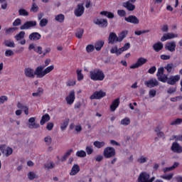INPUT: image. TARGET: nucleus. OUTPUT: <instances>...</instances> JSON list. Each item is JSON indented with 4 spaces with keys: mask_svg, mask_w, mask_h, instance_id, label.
<instances>
[{
    "mask_svg": "<svg viewBox=\"0 0 182 182\" xmlns=\"http://www.w3.org/2000/svg\"><path fill=\"white\" fill-rule=\"evenodd\" d=\"M174 176V173H169L168 175H163L161 176V178H163L164 180H168L170 181L171 180V178H173V177Z\"/></svg>",
    "mask_w": 182,
    "mask_h": 182,
    "instance_id": "09e8293b",
    "label": "nucleus"
},
{
    "mask_svg": "<svg viewBox=\"0 0 182 182\" xmlns=\"http://www.w3.org/2000/svg\"><path fill=\"white\" fill-rule=\"evenodd\" d=\"M21 23V18H16L14 22H13V26H19Z\"/></svg>",
    "mask_w": 182,
    "mask_h": 182,
    "instance_id": "69168bd1",
    "label": "nucleus"
},
{
    "mask_svg": "<svg viewBox=\"0 0 182 182\" xmlns=\"http://www.w3.org/2000/svg\"><path fill=\"white\" fill-rule=\"evenodd\" d=\"M39 11V6L36 4V3H33L31 5V8L30 9V12H33L36 14V12Z\"/></svg>",
    "mask_w": 182,
    "mask_h": 182,
    "instance_id": "f704fd0d",
    "label": "nucleus"
},
{
    "mask_svg": "<svg viewBox=\"0 0 182 182\" xmlns=\"http://www.w3.org/2000/svg\"><path fill=\"white\" fill-rule=\"evenodd\" d=\"M157 92L156 91V90H150L149 95V97H154L156 95Z\"/></svg>",
    "mask_w": 182,
    "mask_h": 182,
    "instance_id": "338daca9",
    "label": "nucleus"
},
{
    "mask_svg": "<svg viewBox=\"0 0 182 182\" xmlns=\"http://www.w3.org/2000/svg\"><path fill=\"white\" fill-rule=\"evenodd\" d=\"M150 30H142V31H136L134 33L137 35V36H140V35H143V33H149Z\"/></svg>",
    "mask_w": 182,
    "mask_h": 182,
    "instance_id": "864d4df0",
    "label": "nucleus"
},
{
    "mask_svg": "<svg viewBox=\"0 0 182 182\" xmlns=\"http://www.w3.org/2000/svg\"><path fill=\"white\" fill-rule=\"evenodd\" d=\"M145 86L151 89V87H156V86H159V81L156 78H151L147 81L144 82Z\"/></svg>",
    "mask_w": 182,
    "mask_h": 182,
    "instance_id": "1a4fd4ad",
    "label": "nucleus"
},
{
    "mask_svg": "<svg viewBox=\"0 0 182 182\" xmlns=\"http://www.w3.org/2000/svg\"><path fill=\"white\" fill-rule=\"evenodd\" d=\"M105 46V41H98L95 43V49H96V50H102V47Z\"/></svg>",
    "mask_w": 182,
    "mask_h": 182,
    "instance_id": "c756f323",
    "label": "nucleus"
},
{
    "mask_svg": "<svg viewBox=\"0 0 182 182\" xmlns=\"http://www.w3.org/2000/svg\"><path fill=\"white\" fill-rule=\"evenodd\" d=\"M17 30H18V28L16 27H10L5 30V33L6 35H10V33H14V32H15V31H17Z\"/></svg>",
    "mask_w": 182,
    "mask_h": 182,
    "instance_id": "ea45409f",
    "label": "nucleus"
},
{
    "mask_svg": "<svg viewBox=\"0 0 182 182\" xmlns=\"http://www.w3.org/2000/svg\"><path fill=\"white\" fill-rule=\"evenodd\" d=\"M124 21L129 23H134V25H139V23H140V21L138 19V18L136 16L132 15L128 17H125Z\"/></svg>",
    "mask_w": 182,
    "mask_h": 182,
    "instance_id": "2eb2a0df",
    "label": "nucleus"
},
{
    "mask_svg": "<svg viewBox=\"0 0 182 182\" xmlns=\"http://www.w3.org/2000/svg\"><path fill=\"white\" fill-rule=\"evenodd\" d=\"M120 106V98H117L114 100L109 107L111 112H116L117 107Z\"/></svg>",
    "mask_w": 182,
    "mask_h": 182,
    "instance_id": "a211bd4d",
    "label": "nucleus"
},
{
    "mask_svg": "<svg viewBox=\"0 0 182 182\" xmlns=\"http://www.w3.org/2000/svg\"><path fill=\"white\" fill-rule=\"evenodd\" d=\"M163 75H164V68H159L157 73H156L157 77H159L160 76H163Z\"/></svg>",
    "mask_w": 182,
    "mask_h": 182,
    "instance_id": "4d7b16f0",
    "label": "nucleus"
},
{
    "mask_svg": "<svg viewBox=\"0 0 182 182\" xmlns=\"http://www.w3.org/2000/svg\"><path fill=\"white\" fill-rule=\"evenodd\" d=\"M4 45L5 46H7V48H15V43L9 40H6L4 41Z\"/></svg>",
    "mask_w": 182,
    "mask_h": 182,
    "instance_id": "a19ab883",
    "label": "nucleus"
},
{
    "mask_svg": "<svg viewBox=\"0 0 182 182\" xmlns=\"http://www.w3.org/2000/svg\"><path fill=\"white\" fill-rule=\"evenodd\" d=\"M85 151L87 152V154H88V156H90V154L93 153V148H92V146H87Z\"/></svg>",
    "mask_w": 182,
    "mask_h": 182,
    "instance_id": "e2e57ef3",
    "label": "nucleus"
},
{
    "mask_svg": "<svg viewBox=\"0 0 182 182\" xmlns=\"http://www.w3.org/2000/svg\"><path fill=\"white\" fill-rule=\"evenodd\" d=\"M166 50H168L169 52H175L176 51V41L168 42L165 45Z\"/></svg>",
    "mask_w": 182,
    "mask_h": 182,
    "instance_id": "aec40b11",
    "label": "nucleus"
},
{
    "mask_svg": "<svg viewBox=\"0 0 182 182\" xmlns=\"http://www.w3.org/2000/svg\"><path fill=\"white\" fill-rule=\"evenodd\" d=\"M36 120V118L35 117H31L28 119L29 123H32L28 125L29 129H39L41 125H39V124L35 123Z\"/></svg>",
    "mask_w": 182,
    "mask_h": 182,
    "instance_id": "5701e85b",
    "label": "nucleus"
},
{
    "mask_svg": "<svg viewBox=\"0 0 182 182\" xmlns=\"http://www.w3.org/2000/svg\"><path fill=\"white\" fill-rule=\"evenodd\" d=\"M181 79V77L180 75H172L170 77L168 78L167 83L168 85H171V86H173V85H176L177 82H178Z\"/></svg>",
    "mask_w": 182,
    "mask_h": 182,
    "instance_id": "4468645a",
    "label": "nucleus"
},
{
    "mask_svg": "<svg viewBox=\"0 0 182 182\" xmlns=\"http://www.w3.org/2000/svg\"><path fill=\"white\" fill-rule=\"evenodd\" d=\"M18 14L20 16H28L29 15V12L28 11L25 10V9H20L18 10Z\"/></svg>",
    "mask_w": 182,
    "mask_h": 182,
    "instance_id": "c03bdc74",
    "label": "nucleus"
},
{
    "mask_svg": "<svg viewBox=\"0 0 182 182\" xmlns=\"http://www.w3.org/2000/svg\"><path fill=\"white\" fill-rule=\"evenodd\" d=\"M182 123V119L178 118L173 122H171V126H176V124H181Z\"/></svg>",
    "mask_w": 182,
    "mask_h": 182,
    "instance_id": "5fc2aeb1",
    "label": "nucleus"
},
{
    "mask_svg": "<svg viewBox=\"0 0 182 182\" xmlns=\"http://www.w3.org/2000/svg\"><path fill=\"white\" fill-rule=\"evenodd\" d=\"M147 63V59L143 57H140L137 59L136 63L132 65L129 68L130 69H137L139 68H141L143 65H146Z\"/></svg>",
    "mask_w": 182,
    "mask_h": 182,
    "instance_id": "20e7f679",
    "label": "nucleus"
},
{
    "mask_svg": "<svg viewBox=\"0 0 182 182\" xmlns=\"http://www.w3.org/2000/svg\"><path fill=\"white\" fill-rule=\"evenodd\" d=\"M182 100V96H177L175 97H171V102H177L178 100Z\"/></svg>",
    "mask_w": 182,
    "mask_h": 182,
    "instance_id": "774afa93",
    "label": "nucleus"
},
{
    "mask_svg": "<svg viewBox=\"0 0 182 182\" xmlns=\"http://www.w3.org/2000/svg\"><path fill=\"white\" fill-rule=\"evenodd\" d=\"M75 99L76 97L75 96V90H73L70 92L69 95L65 97V102H67V105H72L73 103H75Z\"/></svg>",
    "mask_w": 182,
    "mask_h": 182,
    "instance_id": "6e6552de",
    "label": "nucleus"
},
{
    "mask_svg": "<svg viewBox=\"0 0 182 182\" xmlns=\"http://www.w3.org/2000/svg\"><path fill=\"white\" fill-rule=\"evenodd\" d=\"M44 141L47 146H50V144H52V137H50V136L45 137Z\"/></svg>",
    "mask_w": 182,
    "mask_h": 182,
    "instance_id": "3c124183",
    "label": "nucleus"
},
{
    "mask_svg": "<svg viewBox=\"0 0 182 182\" xmlns=\"http://www.w3.org/2000/svg\"><path fill=\"white\" fill-rule=\"evenodd\" d=\"M173 38H178V35L173 33H168L161 37V42H166V41H168V39H173Z\"/></svg>",
    "mask_w": 182,
    "mask_h": 182,
    "instance_id": "6ab92c4d",
    "label": "nucleus"
},
{
    "mask_svg": "<svg viewBox=\"0 0 182 182\" xmlns=\"http://www.w3.org/2000/svg\"><path fill=\"white\" fill-rule=\"evenodd\" d=\"M0 151L3 154H5L6 157H9V156L14 153V149L9 146H6V144L0 146Z\"/></svg>",
    "mask_w": 182,
    "mask_h": 182,
    "instance_id": "0eeeda50",
    "label": "nucleus"
},
{
    "mask_svg": "<svg viewBox=\"0 0 182 182\" xmlns=\"http://www.w3.org/2000/svg\"><path fill=\"white\" fill-rule=\"evenodd\" d=\"M100 15L107 16L109 19H113V18H114V14L110 11H102L100 12Z\"/></svg>",
    "mask_w": 182,
    "mask_h": 182,
    "instance_id": "c85d7f7f",
    "label": "nucleus"
},
{
    "mask_svg": "<svg viewBox=\"0 0 182 182\" xmlns=\"http://www.w3.org/2000/svg\"><path fill=\"white\" fill-rule=\"evenodd\" d=\"M28 180H35V178H38V176L32 172V171H30L28 173Z\"/></svg>",
    "mask_w": 182,
    "mask_h": 182,
    "instance_id": "de8ad7c7",
    "label": "nucleus"
},
{
    "mask_svg": "<svg viewBox=\"0 0 182 182\" xmlns=\"http://www.w3.org/2000/svg\"><path fill=\"white\" fill-rule=\"evenodd\" d=\"M25 38V31H21L17 35L15 36V39L17 41H21Z\"/></svg>",
    "mask_w": 182,
    "mask_h": 182,
    "instance_id": "58836bf2",
    "label": "nucleus"
},
{
    "mask_svg": "<svg viewBox=\"0 0 182 182\" xmlns=\"http://www.w3.org/2000/svg\"><path fill=\"white\" fill-rule=\"evenodd\" d=\"M77 157H86V151L80 150L76 152Z\"/></svg>",
    "mask_w": 182,
    "mask_h": 182,
    "instance_id": "603ef678",
    "label": "nucleus"
},
{
    "mask_svg": "<svg viewBox=\"0 0 182 182\" xmlns=\"http://www.w3.org/2000/svg\"><path fill=\"white\" fill-rule=\"evenodd\" d=\"M177 92V87H171L167 90L168 95H173V93H176Z\"/></svg>",
    "mask_w": 182,
    "mask_h": 182,
    "instance_id": "8fccbe9b",
    "label": "nucleus"
},
{
    "mask_svg": "<svg viewBox=\"0 0 182 182\" xmlns=\"http://www.w3.org/2000/svg\"><path fill=\"white\" fill-rule=\"evenodd\" d=\"M32 49L38 55H42V53H43V48L41 46H35L33 44H30L28 46V50H32Z\"/></svg>",
    "mask_w": 182,
    "mask_h": 182,
    "instance_id": "412c9836",
    "label": "nucleus"
},
{
    "mask_svg": "<svg viewBox=\"0 0 182 182\" xmlns=\"http://www.w3.org/2000/svg\"><path fill=\"white\" fill-rule=\"evenodd\" d=\"M37 24L38 23L36 22V21H28L20 26V29L21 31L31 29V28H35Z\"/></svg>",
    "mask_w": 182,
    "mask_h": 182,
    "instance_id": "39448f33",
    "label": "nucleus"
},
{
    "mask_svg": "<svg viewBox=\"0 0 182 182\" xmlns=\"http://www.w3.org/2000/svg\"><path fill=\"white\" fill-rule=\"evenodd\" d=\"M157 78H158V80H159L160 82H162L163 83H166L168 82V77H167L166 75H161L159 77H157Z\"/></svg>",
    "mask_w": 182,
    "mask_h": 182,
    "instance_id": "e433bc0d",
    "label": "nucleus"
},
{
    "mask_svg": "<svg viewBox=\"0 0 182 182\" xmlns=\"http://www.w3.org/2000/svg\"><path fill=\"white\" fill-rule=\"evenodd\" d=\"M43 88L42 87H38L37 91L36 92L32 93V97H41L42 95H43Z\"/></svg>",
    "mask_w": 182,
    "mask_h": 182,
    "instance_id": "cd10ccee",
    "label": "nucleus"
},
{
    "mask_svg": "<svg viewBox=\"0 0 182 182\" xmlns=\"http://www.w3.org/2000/svg\"><path fill=\"white\" fill-rule=\"evenodd\" d=\"M48 25V19L46 18H43L40 21V26L41 28H43Z\"/></svg>",
    "mask_w": 182,
    "mask_h": 182,
    "instance_id": "6e6d98bb",
    "label": "nucleus"
},
{
    "mask_svg": "<svg viewBox=\"0 0 182 182\" xmlns=\"http://www.w3.org/2000/svg\"><path fill=\"white\" fill-rule=\"evenodd\" d=\"M164 48L163 43L159 41L153 45V49L155 52H160Z\"/></svg>",
    "mask_w": 182,
    "mask_h": 182,
    "instance_id": "a878e982",
    "label": "nucleus"
},
{
    "mask_svg": "<svg viewBox=\"0 0 182 182\" xmlns=\"http://www.w3.org/2000/svg\"><path fill=\"white\" fill-rule=\"evenodd\" d=\"M77 79L78 82H80V80H83L84 76L82 73V70H77Z\"/></svg>",
    "mask_w": 182,
    "mask_h": 182,
    "instance_id": "a18cd8bd",
    "label": "nucleus"
},
{
    "mask_svg": "<svg viewBox=\"0 0 182 182\" xmlns=\"http://www.w3.org/2000/svg\"><path fill=\"white\" fill-rule=\"evenodd\" d=\"M120 124L122 126H129L130 124V118L125 117L121 120Z\"/></svg>",
    "mask_w": 182,
    "mask_h": 182,
    "instance_id": "4c0bfd02",
    "label": "nucleus"
},
{
    "mask_svg": "<svg viewBox=\"0 0 182 182\" xmlns=\"http://www.w3.org/2000/svg\"><path fill=\"white\" fill-rule=\"evenodd\" d=\"M41 38H42V36L38 32L31 33L28 36V39L34 42H36V41H39Z\"/></svg>",
    "mask_w": 182,
    "mask_h": 182,
    "instance_id": "4be33fe9",
    "label": "nucleus"
},
{
    "mask_svg": "<svg viewBox=\"0 0 182 182\" xmlns=\"http://www.w3.org/2000/svg\"><path fill=\"white\" fill-rule=\"evenodd\" d=\"M79 171H80V166L77 164H74L70 172V176H76Z\"/></svg>",
    "mask_w": 182,
    "mask_h": 182,
    "instance_id": "b1692460",
    "label": "nucleus"
},
{
    "mask_svg": "<svg viewBox=\"0 0 182 182\" xmlns=\"http://www.w3.org/2000/svg\"><path fill=\"white\" fill-rule=\"evenodd\" d=\"M180 166L178 162H174L172 166L166 167L164 168V172L171 171V170H174V168H177V166Z\"/></svg>",
    "mask_w": 182,
    "mask_h": 182,
    "instance_id": "2f4dec72",
    "label": "nucleus"
},
{
    "mask_svg": "<svg viewBox=\"0 0 182 182\" xmlns=\"http://www.w3.org/2000/svg\"><path fill=\"white\" fill-rule=\"evenodd\" d=\"M149 178H150V174L141 172L138 177L137 182H149Z\"/></svg>",
    "mask_w": 182,
    "mask_h": 182,
    "instance_id": "f3484780",
    "label": "nucleus"
},
{
    "mask_svg": "<svg viewBox=\"0 0 182 182\" xmlns=\"http://www.w3.org/2000/svg\"><path fill=\"white\" fill-rule=\"evenodd\" d=\"M156 70L157 68H156V66H152L148 70V73H149L150 75H154Z\"/></svg>",
    "mask_w": 182,
    "mask_h": 182,
    "instance_id": "13d9d810",
    "label": "nucleus"
},
{
    "mask_svg": "<svg viewBox=\"0 0 182 182\" xmlns=\"http://www.w3.org/2000/svg\"><path fill=\"white\" fill-rule=\"evenodd\" d=\"M147 157H145L144 156H141L138 159L137 162L139 163L140 164H143L144 163L147 162Z\"/></svg>",
    "mask_w": 182,
    "mask_h": 182,
    "instance_id": "49530a36",
    "label": "nucleus"
},
{
    "mask_svg": "<svg viewBox=\"0 0 182 182\" xmlns=\"http://www.w3.org/2000/svg\"><path fill=\"white\" fill-rule=\"evenodd\" d=\"M94 23H95V25H98L100 28H106L108 25L107 19L105 18H97L94 20Z\"/></svg>",
    "mask_w": 182,
    "mask_h": 182,
    "instance_id": "dca6fc26",
    "label": "nucleus"
},
{
    "mask_svg": "<svg viewBox=\"0 0 182 182\" xmlns=\"http://www.w3.org/2000/svg\"><path fill=\"white\" fill-rule=\"evenodd\" d=\"M117 14L119 16H121V18H123L126 16V11L124 10H117Z\"/></svg>",
    "mask_w": 182,
    "mask_h": 182,
    "instance_id": "0e129e2a",
    "label": "nucleus"
},
{
    "mask_svg": "<svg viewBox=\"0 0 182 182\" xmlns=\"http://www.w3.org/2000/svg\"><path fill=\"white\" fill-rule=\"evenodd\" d=\"M55 21L60 23H63L65 22V15L60 14L55 16Z\"/></svg>",
    "mask_w": 182,
    "mask_h": 182,
    "instance_id": "7c9ffc66",
    "label": "nucleus"
},
{
    "mask_svg": "<svg viewBox=\"0 0 182 182\" xmlns=\"http://www.w3.org/2000/svg\"><path fill=\"white\" fill-rule=\"evenodd\" d=\"M85 32V30L83 28H79L77 30V32L75 33V36L78 39H82V36H83V33Z\"/></svg>",
    "mask_w": 182,
    "mask_h": 182,
    "instance_id": "72a5a7b5",
    "label": "nucleus"
},
{
    "mask_svg": "<svg viewBox=\"0 0 182 182\" xmlns=\"http://www.w3.org/2000/svg\"><path fill=\"white\" fill-rule=\"evenodd\" d=\"M117 42H119V37L116 33H110L108 37V43L114 45V43H117Z\"/></svg>",
    "mask_w": 182,
    "mask_h": 182,
    "instance_id": "f8f14e48",
    "label": "nucleus"
},
{
    "mask_svg": "<svg viewBox=\"0 0 182 182\" xmlns=\"http://www.w3.org/2000/svg\"><path fill=\"white\" fill-rule=\"evenodd\" d=\"M127 33H129V31H122L118 37L119 39V42H122L123 41V39H124V38H126V36H127Z\"/></svg>",
    "mask_w": 182,
    "mask_h": 182,
    "instance_id": "473e14b6",
    "label": "nucleus"
},
{
    "mask_svg": "<svg viewBox=\"0 0 182 182\" xmlns=\"http://www.w3.org/2000/svg\"><path fill=\"white\" fill-rule=\"evenodd\" d=\"M5 102H8V97L5 95L0 97V105H4Z\"/></svg>",
    "mask_w": 182,
    "mask_h": 182,
    "instance_id": "052dcab7",
    "label": "nucleus"
},
{
    "mask_svg": "<svg viewBox=\"0 0 182 182\" xmlns=\"http://www.w3.org/2000/svg\"><path fill=\"white\" fill-rule=\"evenodd\" d=\"M53 69H55L54 65H50L47 67L46 69H45V66H42V65L38 66L36 68V77L42 79V77H45V76H46L48 73H50V72H52Z\"/></svg>",
    "mask_w": 182,
    "mask_h": 182,
    "instance_id": "f257e3e1",
    "label": "nucleus"
},
{
    "mask_svg": "<svg viewBox=\"0 0 182 182\" xmlns=\"http://www.w3.org/2000/svg\"><path fill=\"white\" fill-rule=\"evenodd\" d=\"M69 122H70V119L68 118L66 119V121H64L63 123L61 124L60 129H61L62 132L65 130L66 127H68V126H69Z\"/></svg>",
    "mask_w": 182,
    "mask_h": 182,
    "instance_id": "37998d69",
    "label": "nucleus"
},
{
    "mask_svg": "<svg viewBox=\"0 0 182 182\" xmlns=\"http://www.w3.org/2000/svg\"><path fill=\"white\" fill-rule=\"evenodd\" d=\"M50 120V116H49V114H46L43 115V117H41V119L40 121V124H41V126H43V124H45L46 122H49Z\"/></svg>",
    "mask_w": 182,
    "mask_h": 182,
    "instance_id": "bb28decb",
    "label": "nucleus"
},
{
    "mask_svg": "<svg viewBox=\"0 0 182 182\" xmlns=\"http://www.w3.org/2000/svg\"><path fill=\"white\" fill-rule=\"evenodd\" d=\"M13 55H14V53L12 51V50H6L5 51V56L7 58H9V56H13Z\"/></svg>",
    "mask_w": 182,
    "mask_h": 182,
    "instance_id": "680f3d73",
    "label": "nucleus"
},
{
    "mask_svg": "<svg viewBox=\"0 0 182 182\" xmlns=\"http://www.w3.org/2000/svg\"><path fill=\"white\" fill-rule=\"evenodd\" d=\"M105 141H95L93 143V145L95 147H97V149H102V147L105 146Z\"/></svg>",
    "mask_w": 182,
    "mask_h": 182,
    "instance_id": "c9c22d12",
    "label": "nucleus"
},
{
    "mask_svg": "<svg viewBox=\"0 0 182 182\" xmlns=\"http://www.w3.org/2000/svg\"><path fill=\"white\" fill-rule=\"evenodd\" d=\"M165 69L167 71V73H171V70L174 69V65L173 63H168L165 67Z\"/></svg>",
    "mask_w": 182,
    "mask_h": 182,
    "instance_id": "79ce46f5",
    "label": "nucleus"
},
{
    "mask_svg": "<svg viewBox=\"0 0 182 182\" xmlns=\"http://www.w3.org/2000/svg\"><path fill=\"white\" fill-rule=\"evenodd\" d=\"M75 16L77 18L82 16L85 14V6L82 4H77V9L74 11Z\"/></svg>",
    "mask_w": 182,
    "mask_h": 182,
    "instance_id": "9d476101",
    "label": "nucleus"
},
{
    "mask_svg": "<svg viewBox=\"0 0 182 182\" xmlns=\"http://www.w3.org/2000/svg\"><path fill=\"white\" fill-rule=\"evenodd\" d=\"M171 150L173 151V153L180 154L182 153V146L178 143L173 142L171 145Z\"/></svg>",
    "mask_w": 182,
    "mask_h": 182,
    "instance_id": "ddd939ff",
    "label": "nucleus"
},
{
    "mask_svg": "<svg viewBox=\"0 0 182 182\" xmlns=\"http://www.w3.org/2000/svg\"><path fill=\"white\" fill-rule=\"evenodd\" d=\"M90 77L91 80L102 82V80H105L106 76L102 70L95 69L90 72Z\"/></svg>",
    "mask_w": 182,
    "mask_h": 182,
    "instance_id": "f03ea898",
    "label": "nucleus"
},
{
    "mask_svg": "<svg viewBox=\"0 0 182 182\" xmlns=\"http://www.w3.org/2000/svg\"><path fill=\"white\" fill-rule=\"evenodd\" d=\"M106 97V92H103L102 90L100 91H95L93 92L92 95H90V99L91 100H99L100 99H102V97Z\"/></svg>",
    "mask_w": 182,
    "mask_h": 182,
    "instance_id": "423d86ee",
    "label": "nucleus"
},
{
    "mask_svg": "<svg viewBox=\"0 0 182 182\" xmlns=\"http://www.w3.org/2000/svg\"><path fill=\"white\" fill-rule=\"evenodd\" d=\"M103 156L105 159H112L116 156V149L111 146L106 147L104 149Z\"/></svg>",
    "mask_w": 182,
    "mask_h": 182,
    "instance_id": "7ed1b4c3",
    "label": "nucleus"
},
{
    "mask_svg": "<svg viewBox=\"0 0 182 182\" xmlns=\"http://www.w3.org/2000/svg\"><path fill=\"white\" fill-rule=\"evenodd\" d=\"M123 7L126 8L127 11H134L136 9V6L130 3V1H127L124 3Z\"/></svg>",
    "mask_w": 182,
    "mask_h": 182,
    "instance_id": "393cba45",
    "label": "nucleus"
},
{
    "mask_svg": "<svg viewBox=\"0 0 182 182\" xmlns=\"http://www.w3.org/2000/svg\"><path fill=\"white\" fill-rule=\"evenodd\" d=\"M36 70H33V68H26L24 69V74L26 77H30L31 79H33L35 76H36Z\"/></svg>",
    "mask_w": 182,
    "mask_h": 182,
    "instance_id": "9b49d317",
    "label": "nucleus"
},
{
    "mask_svg": "<svg viewBox=\"0 0 182 182\" xmlns=\"http://www.w3.org/2000/svg\"><path fill=\"white\" fill-rule=\"evenodd\" d=\"M86 50L87 53H91V52H93V50H95V46H93V45H88L86 47Z\"/></svg>",
    "mask_w": 182,
    "mask_h": 182,
    "instance_id": "bf43d9fd",
    "label": "nucleus"
}]
</instances>
